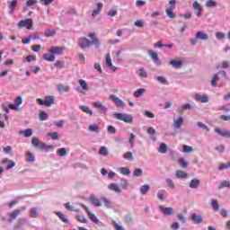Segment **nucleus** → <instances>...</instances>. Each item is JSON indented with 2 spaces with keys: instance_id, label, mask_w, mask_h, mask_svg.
Returning <instances> with one entry per match:
<instances>
[{
  "instance_id": "nucleus-1",
  "label": "nucleus",
  "mask_w": 230,
  "mask_h": 230,
  "mask_svg": "<svg viewBox=\"0 0 230 230\" xmlns=\"http://www.w3.org/2000/svg\"><path fill=\"white\" fill-rule=\"evenodd\" d=\"M31 145L32 146L40 148V150H44L45 152H51V150H53V146H48L37 137H32Z\"/></svg>"
},
{
  "instance_id": "nucleus-2",
  "label": "nucleus",
  "mask_w": 230,
  "mask_h": 230,
  "mask_svg": "<svg viewBox=\"0 0 230 230\" xmlns=\"http://www.w3.org/2000/svg\"><path fill=\"white\" fill-rule=\"evenodd\" d=\"M114 118L119 121H124V123H132L133 118L132 115L127 113H114Z\"/></svg>"
},
{
  "instance_id": "nucleus-3",
  "label": "nucleus",
  "mask_w": 230,
  "mask_h": 230,
  "mask_svg": "<svg viewBox=\"0 0 230 230\" xmlns=\"http://www.w3.org/2000/svg\"><path fill=\"white\" fill-rule=\"evenodd\" d=\"M37 102L40 103V105H43V107H51V105L55 103V96H46L44 100L37 99Z\"/></svg>"
},
{
  "instance_id": "nucleus-4",
  "label": "nucleus",
  "mask_w": 230,
  "mask_h": 230,
  "mask_svg": "<svg viewBox=\"0 0 230 230\" xmlns=\"http://www.w3.org/2000/svg\"><path fill=\"white\" fill-rule=\"evenodd\" d=\"M18 28H27V30H31L33 28V20L28 18L26 20H22L18 22Z\"/></svg>"
},
{
  "instance_id": "nucleus-5",
  "label": "nucleus",
  "mask_w": 230,
  "mask_h": 230,
  "mask_svg": "<svg viewBox=\"0 0 230 230\" xmlns=\"http://www.w3.org/2000/svg\"><path fill=\"white\" fill-rule=\"evenodd\" d=\"M80 206H81V208H84V210L86 211L88 217H90V220L93 221V224H100V219H98L96 215L93 214V212H91L89 210V208H87V206H85L84 203H81Z\"/></svg>"
},
{
  "instance_id": "nucleus-6",
  "label": "nucleus",
  "mask_w": 230,
  "mask_h": 230,
  "mask_svg": "<svg viewBox=\"0 0 230 230\" xmlns=\"http://www.w3.org/2000/svg\"><path fill=\"white\" fill-rule=\"evenodd\" d=\"M78 46L81 48V49H85V48H90V46H93V42L89 40V39L83 37L79 39Z\"/></svg>"
},
{
  "instance_id": "nucleus-7",
  "label": "nucleus",
  "mask_w": 230,
  "mask_h": 230,
  "mask_svg": "<svg viewBox=\"0 0 230 230\" xmlns=\"http://www.w3.org/2000/svg\"><path fill=\"white\" fill-rule=\"evenodd\" d=\"M64 47H52L49 50V53H52L55 57V55H62L64 53Z\"/></svg>"
},
{
  "instance_id": "nucleus-8",
  "label": "nucleus",
  "mask_w": 230,
  "mask_h": 230,
  "mask_svg": "<svg viewBox=\"0 0 230 230\" xmlns=\"http://www.w3.org/2000/svg\"><path fill=\"white\" fill-rule=\"evenodd\" d=\"M159 208L160 211H162L164 215H166V217H170V215L173 213V208L172 207L165 208L163 205H160Z\"/></svg>"
},
{
  "instance_id": "nucleus-9",
  "label": "nucleus",
  "mask_w": 230,
  "mask_h": 230,
  "mask_svg": "<svg viewBox=\"0 0 230 230\" xmlns=\"http://www.w3.org/2000/svg\"><path fill=\"white\" fill-rule=\"evenodd\" d=\"M148 55L151 57L152 60L157 64L158 66L161 65V60L159 59V56L154 50H148Z\"/></svg>"
},
{
  "instance_id": "nucleus-10",
  "label": "nucleus",
  "mask_w": 230,
  "mask_h": 230,
  "mask_svg": "<svg viewBox=\"0 0 230 230\" xmlns=\"http://www.w3.org/2000/svg\"><path fill=\"white\" fill-rule=\"evenodd\" d=\"M196 39L197 40H209V34L202 31H198L196 33Z\"/></svg>"
},
{
  "instance_id": "nucleus-11",
  "label": "nucleus",
  "mask_w": 230,
  "mask_h": 230,
  "mask_svg": "<svg viewBox=\"0 0 230 230\" xmlns=\"http://www.w3.org/2000/svg\"><path fill=\"white\" fill-rule=\"evenodd\" d=\"M28 220L26 218H20L17 224L13 226L14 230H21L24 227V224H26Z\"/></svg>"
},
{
  "instance_id": "nucleus-12",
  "label": "nucleus",
  "mask_w": 230,
  "mask_h": 230,
  "mask_svg": "<svg viewBox=\"0 0 230 230\" xmlns=\"http://www.w3.org/2000/svg\"><path fill=\"white\" fill-rule=\"evenodd\" d=\"M93 107H95L96 109H99V112L101 114H105V112H107V107L102 104V102H94Z\"/></svg>"
},
{
  "instance_id": "nucleus-13",
  "label": "nucleus",
  "mask_w": 230,
  "mask_h": 230,
  "mask_svg": "<svg viewBox=\"0 0 230 230\" xmlns=\"http://www.w3.org/2000/svg\"><path fill=\"white\" fill-rule=\"evenodd\" d=\"M110 100H113L117 107H125V102H123V101H121L119 98L116 97V95H110Z\"/></svg>"
},
{
  "instance_id": "nucleus-14",
  "label": "nucleus",
  "mask_w": 230,
  "mask_h": 230,
  "mask_svg": "<svg viewBox=\"0 0 230 230\" xmlns=\"http://www.w3.org/2000/svg\"><path fill=\"white\" fill-rule=\"evenodd\" d=\"M88 37H90V39H93V44H95V48H100V40L98 39V37H96V33L93 32L88 34Z\"/></svg>"
},
{
  "instance_id": "nucleus-15",
  "label": "nucleus",
  "mask_w": 230,
  "mask_h": 230,
  "mask_svg": "<svg viewBox=\"0 0 230 230\" xmlns=\"http://www.w3.org/2000/svg\"><path fill=\"white\" fill-rule=\"evenodd\" d=\"M215 132H217V134H218L222 137H230V131H227L226 129L220 130L218 128H216Z\"/></svg>"
},
{
  "instance_id": "nucleus-16",
  "label": "nucleus",
  "mask_w": 230,
  "mask_h": 230,
  "mask_svg": "<svg viewBox=\"0 0 230 230\" xmlns=\"http://www.w3.org/2000/svg\"><path fill=\"white\" fill-rule=\"evenodd\" d=\"M169 64L174 67V69H181L182 67V61L172 59Z\"/></svg>"
},
{
  "instance_id": "nucleus-17",
  "label": "nucleus",
  "mask_w": 230,
  "mask_h": 230,
  "mask_svg": "<svg viewBox=\"0 0 230 230\" xmlns=\"http://www.w3.org/2000/svg\"><path fill=\"white\" fill-rule=\"evenodd\" d=\"M191 220H192V222H194L197 225L202 224V222H204V218H202V217H200L195 213L192 214Z\"/></svg>"
},
{
  "instance_id": "nucleus-18",
  "label": "nucleus",
  "mask_w": 230,
  "mask_h": 230,
  "mask_svg": "<svg viewBox=\"0 0 230 230\" xmlns=\"http://www.w3.org/2000/svg\"><path fill=\"white\" fill-rule=\"evenodd\" d=\"M173 6H170L165 10V13L169 19H175L177 17V14L172 12Z\"/></svg>"
},
{
  "instance_id": "nucleus-19",
  "label": "nucleus",
  "mask_w": 230,
  "mask_h": 230,
  "mask_svg": "<svg viewBox=\"0 0 230 230\" xmlns=\"http://www.w3.org/2000/svg\"><path fill=\"white\" fill-rule=\"evenodd\" d=\"M89 200L93 204V206H95V208H100V206H102L100 199H96L94 195H90Z\"/></svg>"
},
{
  "instance_id": "nucleus-20",
  "label": "nucleus",
  "mask_w": 230,
  "mask_h": 230,
  "mask_svg": "<svg viewBox=\"0 0 230 230\" xmlns=\"http://www.w3.org/2000/svg\"><path fill=\"white\" fill-rule=\"evenodd\" d=\"M19 134L21 136H24V137H31L33 130L31 128H27L25 130H21Z\"/></svg>"
},
{
  "instance_id": "nucleus-21",
  "label": "nucleus",
  "mask_w": 230,
  "mask_h": 230,
  "mask_svg": "<svg viewBox=\"0 0 230 230\" xmlns=\"http://www.w3.org/2000/svg\"><path fill=\"white\" fill-rule=\"evenodd\" d=\"M43 58L47 62H55V55L51 52L43 54Z\"/></svg>"
},
{
  "instance_id": "nucleus-22",
  "label": "nucleus",
  "mask_w": 230,
  "mask_h": 230,
  "mask_svg": "<svg viewBox=\"0 0 230 230\" xmlns=\"http://www.w3.org/2000/svg\"><path fill=\"white\" fill-rule=\"evenodd\" d=\"M57 89H58V93H69V86H67V85L58 84L57 85Z\"/></svg>"
},
{
  "instance_id": "nucleus-23",
  "label": "nucleus",
  "mask_w": 230,
  "mask_h": 230,
  "mask_svg": "<svg viewBox=\"0 0 230 230\" xmlns=\"http://www.w3.org/2000/svg\"><path fill=\"white\" fill-rule=\"evenodd\" d=\"M196 100L198 102H200L201 103H208V102H209V99L208 98V95H200V94H197L196 95Z\"/></svg>"
},
{
  "instance_id": "nucleus-24",
  "label": "nucleus",
  "mask_w": 230,
  "mask_h": 230,
  "mask_svg": "<svg viewBox=\"0 0 230 230\" xmlns=\"http://www.w3.org/2000/svg\"><path fill=\"white\" fill-rule=\"evenodd\" d=\"M145 93H146V89L139 88L137 91H135L134 96H135V98H141V96H143V94H145Z\"/></svg>"
},
{
  "instance_id": "nucleus-25",
  "label": "nucleus",
  "mask_w": 230,
  "mask_h": 230,
  "mask_svg": "<svg viewBox=\"0 0 230 230\" xmlns=\"http://www.w3.org/2000/svg\"><path fill=\"white\" fill-rule=\"evenodd\" d=\"M106 66L108 67H111V69H116L113 66H112V59L111 58V53H107L106 54Z\"/></svg>"
},
{
  "instance_id": "nucleus-26",
  "label": "nucleus",
  "mask_w": 230,
  "mask_h": 230,
  "mask_svg": "<svg viewBox=\"0 0 230 230\" xmlns=\"http://www.w3.org/2000/svg\"><path fill=\"white\" fill-rule=\"evenodd\" d=\"M78 84L81 86V88L83 89V91H89V85H87V82H85V80L79 79Z\"/></svg>"
},
{
  "instance_id": "nucleus-27",
  "label": "nucleus",
  "mask_w": 230,
  "mask_h": 230,
  "mask_svg": "<svg viewBox=\"0 0 230 230\" xmlns=\"http://www.w3.org/2000/svg\"><path fill=\"white\" fill-rule=\"evenodd\" d=\"M175 175L178 179H186L188 177V173L184 171L177 170Z\"/></svg>"
},
{
  "instance_id": "nucleus-28",
  "label": "nucleus",
  "mask_w": 230,
  "mask_h": 230,
  "mask_svg": "<svg viewBox=\"0 0 230 230\" xmlns=\"http://www.w3.org/2000/svg\"><path fill=\"white\" fill-rule=\"evenodd\" d=\"M158 152H159L160 154H167V152H168V146H166L165 143H161V144H160V146H159V148H158Z\"/></svg>"
},
{
  "instance_id": "nucleus-29",
  "label": "nucleus",
  "mask_w": 230,
  "mask_h": 230,
  "mask_svg": "<svg viewBox=\"0 0 230 230\" xmlns=\"http://www.w3.org/2000/svg\"><path fill=\"white\" fill-rule=\"evenodd\" d=\"M56 215H57V217H58V218H60V220L63 221L65 224H71V223L69 222V219H67V218L66 217V216L64 215V213H62V212H57Z\"/></svg>"
},
{
  "instance_id": "nucleus-30",
  "label": "nucleus",
  "mask_w": 230,
  "mask_h": 230,
  "mask_svg": "<svg viewBox=\"0 0 230 230\" xmlns=\"http://www.w3.org/2000/svg\"><path fill=\"white\" fill-rule=\"evenodd\" d=\"M26 157H28V159L26 160L27 163H35L36 159H35V155H33V153L31 152H28L25 154Z\"/></svg>"
},
{
  "instance_id": "nucleus-31",
  "label": "nucleus",
  "mask_w": 230,
  "mask_h": 230,
  "mask_svg": "<svg viewBox=\"0 0 230 230\" xmlns=\"http://www.w3.org/2000/svg\"><path fill=\"white\" fill-rule=\"evenodd\" d=\"M199 186H200V181L197 179H193L190 181V188L195 189V188H199Z\"/></svg>"
},
{
  "instance_id": "nucleus-32",
  "label": "nucleus",
  "mask_w": 230,
  "mask_h": 230,
  "mask_svg": "<svg viewBox=\"0 0 230 230\" xmlns=\"http://www.w3.org/2000/svg\"><path fill=\"white\" fill-rule=\"evenodd\" d=\"M56 35L57 31H55L54 30L48 29L47 31H45V37H47L48 39L55 37Z\"/></svg>"
},
{
  "instance_id": "nucleus-33",
  "label": "nucleus",
  "mask_w": 230,
  "mask_h": 230,
  "mask_svg": "<svg viewBox=\"0 0 230 230\" xmlns=\"http://www.w3.org/2000/svg\"><path fill=\"white\" fill-rule=\"evenodd\" d=\"M109 190H111V191H115L116 193H119L121 190H119V186L116 183H111L108 186Z\"/></svg>"
},
{
  "instance_id": "nucleus-34",
  "label": "nucleus",
  "mask_w": 230,
  "mask_h": 230,
  "mask_svg": "<svg viewBox=\"0 0 230 230\" xmlns=\"http://www.w3.org/2000/svg\"><path fill=\"white\" fill-rule=\"evenodd\" d=\"M218 80H220V77H218V74L214 75L210 81V85H212V87H217V82H218Z\"/></svg>"
},
{
  "instance_id": "nucleus-35",
  "label": "nucleus",
  "mask_w": 230,
  "mask_h": 230,
  "mask_svg": "<svg viewBox=\"0 0 230 230\" xmlns=\"http://www.w3.org/2000/svg\"><path fill=\"white\" fill-rule=\"evenodd\" d=\"M99 155H102L104 157L109 155V150L106 146H101V148L99 149Z\"/></svg>"
},
{
  "instance_id": "nucleus-36",
  "label": "nucleus",
  "mask_w": 230,
  "mask_h": 230,
  "mask_svg": "<svg viewBox=\"0 0 230 230\" xmlns=\"http://www.w3.org/2000/svg\"><path fill=\"white\" fill-rule=\"evenodd\" d=\"M88 130L90 132H95L96 134H98L100 132V127H98V125H96V124L90 125L88 127Z\"/></svg>"
},
{
  "instance_id": "nucleus-37",
  "label": "nucleus",
  "mask_w": 230,
  "mask_h": 230,
  "mask_svg": "<svg viewBox=\"0 0 230 230\" xmlns=\"http://www.w3.org/2000/svg\"><path fill=\"white\" fill-rule=\"evenodd\" d=\"M80 109L83 112H85V114H88L89 116H93V111H91V109H89V106H80Z\"/></svg>"
},
{
  "instance_id": "nucleus-38",
  "label": "nucleus",
  "mask_w": 230,
  "mask_h": 230,
  "mask_svg": "<svg viewBox=\"0 0 230 230\" xmlns=\"http://www.w3.org/2000/svg\"><path fill=\"white\" fill-rule=\"evenodd\" d=\"M184 119H182V117L178 118L175 121H174V128H181V125H182Z\"/></svg>"
},
{
  "instance_id": "nucleus-39",
  "label": "nucleus",
  "mask_w": 230,
  "mask_h": 230,
  "mask_svg": "<svg viewBox=\"0 0 230 230\" xmlns=\"http://www.w3.org/2000/svg\"><path fill=\"white\" fill-rule=\"evenodd\" d=\"M119 172L122 175H130V170L128 167H120L119 168Z\"/></svg>"
},
{
  "instance_id": "nucleus-40",
  "label": "nucleus",
  "mask_w": 230,
  "mask_h": 230,
  "mask_svg": "<svg viewBox=\"0 0 230 230\" xmlns=\"http://www.w3.org/2000/svg\"><path fill=\"white\" fill-rule=\"evenodd\" d=\"M149 190H150V185H142L140 187V192L142 195H146Z\"/></svg>"
},
{
  "instance_id": "nucleus-41",
  "label": "nucleus",
  "mask_w": 230,
  "mask_h": 230,
  "mask_svg": "<svg viewBox=\"0 0 230 230\" xmlns=\"http://www.w3.org/2000/svg\"><path fill=\"white\" fill-rule=\"evenodd\" d=\"M223 188H230V181L224 180L218 186V190H222Z\"/></svg>"
},
{
  "instance_id": "nucleus-42",
  "label": "nucleus",
  "mask_w": 230,
  "mask_h": 230,
  "mask_svg": "<svg viewBox=\"0 0 230 230\" xmlns=\"http://www.w3.org/2000/svg\"><path fill=\"white\" fill-rule=\"evenodd\" d=\"M211 206L214 211H218V209H220V206L218 205V201L217 199L211 200Z\"/></svg>"
},
{
  "instance_id": "nucleus-43",
  "label": "nucleus",
  "mask_w": 230,
  "mask_h": 230,
  "mask_svg": "<svg viewBox=\"0 0 230 230\" xmlns=\"http://www.w3.org/2000/svg\"><path fill=\"white\" fill-rule=\"evenodd\" d=\"M58 155H59V157H66V155H67V150L64 147L58 149Z\"/></svg>"
},
{
  "instance_id": "nucleus-44",
  "label": "nucleus",
  "mask_w": 230,
  "mask_h": 230,
  "mask_svg": "<svg viewBox=\"0 0 230 230\" xmlns=\"http://www.w3.org/2000/svg\"><path fill=\"white\" fill-rule=\"evenodd\" d=\"M124 218L126 224H132L134 222V217H132V214L126 215Z\"/></svg>"
},
{
  "instance_id": "nucleus-45",
  "label": "nucleus",
  "mask_w": 230,
  "mask_h": 230,
  "mask_svg": "<svg viewBox=\"0 0 230 230\" xmlns=\"http://www.w3.org/2000/svg\"><path fill=\"white\" fill-rule=\"evenodd\" d=\"M183 152L184 154H190L191 152H195V150L191 146H183Z\"/></svg>"
},
{
  "instance_id": "nucleus-46",
  "label": "nucleus",
  "mask_w": 230,
  "mask_h": 230,
  "mask_svg": "<svg viewBox=\"0 0 230 230\" xmlns=\"http://www.w3.org/2000/svg\"><path fill=\"white\" fill-rule=\"evenodd\" d=\"M19 215H21V210L15 209L11 214H9V217H12L13 220H15Z\"/></svg>"
},
{
  "instance_id": "nucleus-47",
  "label": "nucleus",
  "mask_w": 230,
  "mask_h": 230,
  "mask_svg": "<svg viewBox=\"0 0 230 230\" xmlns=\"http://www.w3.org/2000/svg\"><path fill=\"white\" fill-rule=\"evenodd\" d=\"M138 76H140V78H146V76H148V74L146 73V71H145V68L141 67L139 69Z\"/></svg>"
},
{
  "instance_id": "nucleus-48",
  "label": "nucleus",
  "mask_w": 230,
  "mask_h": 230,
  "mask_svg": "<svg viewBox=\"0 0 230 230\" xmlns=\"http://www.w3.org/2000/svg\"><path fill=\"white\" fill-rule=\"evenodd\" d=\"M9 10H15L17 8V0H13L8 5Z\"/></svg>"
},
{
  "instance_id": "nucleus-49",
  "label": "nucleus",
  "mask_w": 230,
  "mask_h": 230,
  "mask_svg": "<svg viewBox=\"0 0 230 230\" xmlns=\"http://www.w3.org/2000/svg\"><path fill=\"white\" fill-rule=\"evenodd\" d=\"M101 200L104 202L105 208H112V204L111 203V200L107 199V198H101Z\"/></svg>"
},
{
  "instance_id": "nucleus-50",
  "label": "nucleus",
  "mask_w": 230,
  "mask_h": 230,
  "mask_svg": "<svg viewBox=\"0 0 230 230\" xmlns=\"http://www.w3.org/2000/svg\"><path fill=\"white\" fill-rule=\"evenodd\" d=\"M205 6H207L208 8H211L213 6H217V2L213 1V0H208L205 4Z\"/></svg>"
},
{
  "instance_id": "nucleus-51",
  "label": "nucleus",
  "mask_w": 230,
  "mask_h": 230,
  "mask_svg": "<svg viewBox=\"0 0 230 230\" xmlns=\"http://www.w3.org/2000/svg\"><path fill=\"white\" fill-rule=\"evenodd\" d=\"M133 175L135 177H141V175H143V170H141L139 168L135 169L133 172Z\"/></svg>"
},
{
  "instance_id": "nucleus-52",
  "label": "nucleus",
  "mask_w": 230,
  "mask_h": 230,
  "mask_svg": "<svg viewBox=\"0 0 230 230\" xmlns=\"http://www.w3.org/2000/svg\"><path fill=\"white\" fill-rule=\"evenodd\" d=\"M192 8L198 12L199 10H202V5H200L198 1H194L192 4Z\"/></svg>"
},
{
  "instance_id": "nucleus-53",
  "label": "nucleus",
  "mask_w": 230,
  "mask_h": 230,
  "mask_svg": "<svg viewBox=\"0 0 230 230\" xmlns=\"http://www.w3.org/2000/svg\"><path fill=\"white\" fill-rule=\"evenodd\" d=\"M40 121H46V119H48V113H46V111H40Z\"/></svg>"
},
{
  "instance_id": "nucleus-54",
  "label": "nucleus",
  "mask_w": 230,
  "mask_h": 230,
  "mask_svg": "<svg viewBox=\"0 0 230 230\" xmlns=\"http://www.w3.org/2000/svg\"><path fill=\"white\" fill-rule=\"evenodd\" d=\"M227 168H230V162H228L227 164H221L218 166V170H220V171L227 170Z\"/></svg>"
},
{
  "instance_id": "nucleus-55",
  "label": "nucleus",
  "mask_w": 230,
  "mask_h": 230,
  "mask_svg": "<svg viewBox=\"0 0 230 230\" xmlns=\"http://www.w3.org/2000/svg\"><path fill=\"white\" fill-rule=\"evenodd\" d=\"M37 215H38L37 208H32L31 209V214H30L31 218H37Z\"/></svg>"
},
{
  "instance_id": "nucleus-56",
  "label": "nucleus",
  "mask_w": 230,
  "mask_h": 230,
  "mask_svg": "<svg viewBox=\"0 0 230 230\" xmlns=\"http://www.w3.org/2000/svg\"><path fill=\"white\" fill-rule=\"evenodd\" d=\"M134 141H136V135L131 133L129 136V138H128V142H129L131 147L134 146Z\"/></svg>"
},
{
  "instance_id": "nucleus-57",
  "label": "nucleus",
  "mask_w": 230,
  "mask_h": 230,
  "mask_svg": "<svg viewBox=\"0 0 230 230\" xmlns=\"http://www.w3.org/2000/svg\"><path fill=\"white\" fill-rule=\"evenodd\" d=\"M197 125L199 127V128H203V130H206V132H209V128H208L206 124L202 122H197Z\"/></svg>"
},
{
  "instance_id": "nucleus-58",
  "label": "nucleus",
  "mask_w": 230,
  "mask_h": 230,
  "mask_svg": "<svg viewBox=\"0 0 230 230\" xmlns=\"http://www.w3.org/2000/svg\"><path fill=\"white\" fill-rule=\"evenodd\" d=\"M55 67H58L59 69H64V61H56L54 64Z\"/></svg>"
},
{
  "instance_id": "nucleus-59",
  "label": "nucleus",
  "mask_w": 230,
  "mask_h": 230,
  "mask_svg": "<svg viewBox=\"0 0 230 230\" xmlns=\"http://www.w3.org/2000/svg\"><path fill=\"white\" fill-rule=\"evenodd\" d=\"M47 136L51 137V139H53V140L58 139V133H57V132L48 133Z\"/></svg>"
},
{
  "instance_id": "nucleus-60",
  "label": "nucleus",
  "mask_w": 230,
  "mask_h": 230,
  "mask_svg": "<svg viewBox=\"0 0 230 230\" xmlns=\"http://www.w3.org/2000/svg\"><path fill=\"white\" fill-rule=\"evenodd\" d=\"M216 37L218 39V40H224V39H226V34L219 31L216 34Z\"/></svg>"
},
{
  "instance_id": "nucleus-61",
  "label": "nucleus",
  "mask_w": 230,
  "mask_h": 230,
  "mask_svg": "<svg viewBox=\"0 0 230 230\" xmlns=\"http://www.w3.org/2000/svg\"><path fill=\"white\" fill-rule=\"evenodd\" d=\"M76 218H77L78 222H80L81 224H87V218H85L82 216H76Z\"/></svg>"
},
{
  "instance_id": "nucleus-62",
  "label": "nucleus",
  "mask_w": 230,
  "mask_h": 230,
  "mask_svg": "<svg viewBox=\"0 0 230 230\" xmlns=\"http://www.w3.org/2000/svg\"><path fill=\"white\" fill-rule=\"evenodd\" d=\"M14 103L17 105V107H20V105H22V97L19 96L14 100Z\"/></svg>"
},
{
  "instance_id": "nucleus-63",
  "label": "nucleus",
  "mask_w": 230,
  "mask_h": 230,
  "mask_svg": "<svg viewBox=\"0 0 230 230\" xmlns=\"http://www.w3.org/2000/svg\"><path fill=\"white\" fill-rule=\"evenodd\" d=\"M113 226L116 230H125V228H123V226H119L118 222H116L115 220L112 221Z\"/></svg>"
},
{
  "instance_id": "nucleus-64",
  "label": "nucleus",
  "mask_w": 230,
  "mask_h": 230,
  "mask_svg": "<svg viewBox=\"0 0 230 230\" xmlns=\"http://www.w3.org/2000/svg\"><path fill=\"white\" fill-rule=\"evenodd\" d=\"M133 157L132 152H128L124 155V159H127L128 161H131Z\"/></svg>"
}]
</instances>
